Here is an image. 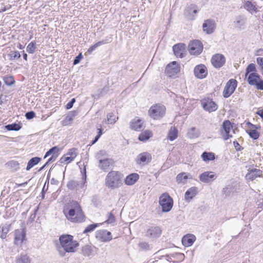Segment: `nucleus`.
Listing matches in <instances>:
<instances>
[{
	"instance_id": "obj_44",
	"label": "nucleus",
	"mask_w": 263,
	"mask_h": 263,
	"mask_svg": "<svg viewBox=\"0 0 263 263\" xmlns=\"http://www.w3.org/2000/svg\"><path fill=\"white\" fill-rule=\"evenodd\" d=\"M82 252L84 256H89L92 254V250L90 246L86 245L82 248Z\"/></svg>"
},
{
	"instance_id": "obj_43",
	"label": "nucleus",
	"mask_w": 263,
	"mask_h": 263,
	"mask_svg": "<svg viewBox=\"0 0 263 263\" xmlns=\"http://www.w3.org/2000/svg\"><path fill=\"white\" fill-rule=\"evenodd\" d=\"M247 132L253 140H256L259 138V133L256 129H250L247 130Z\"/></svg>"
},
{
	"instance_id": "obj_37",
	"label": "nucleus",
	"mask_w": 263,
	"mask_h": 263,
	"mask_svg": "<svg viewBox=\"0 0 263 263\" xmlns=\"http://www.w3.org/2000/svg\"><path fill=\"white\" fill-rule=\"evenodd\" d=\"M11 227L10 224H4L1 226L2 228V234L1 238L3 239H5L7 237V235L10 231V228Z\"/></svg>"
},
{
	"instance_id": "obj_38",
	"label": "nucleus",
	"mask_w": 263,
	"mask_h": 263,
	"mask_svg": "<svg viewBox=\"0 0 263 263\" xmlns=\"http://www.w3.org/2000/svg\"><path fill=\"white\" fill-rule=\"evenodd\" d=\"M201 157L204 161L214 160L215 158L214 153L206 152H204L202 154Z\"/></svg>"
},
{
	"instance_id": "obj_13",
	"label": "nucleus",
	"mask_w": 263,
	"mask_h": 263,
	"mask_svg": "<svg viewBox=\"0 0 263 263\" xmlns=\"http://www.w3.org/2000/svg\"><path fill=\"white\" fill-rule=\"evenodd\" d=\"M179 71L180 67L175 61L168 64L165 68V73L169 77H174Z\"/></svg>"
},
{
	"instance_id": "obj_8",
	"label": "nucleus",
	"mask_w": 263,
	"mask_h": 263,
	"mask_svg": "<svg viewBox=\"0 0 263 263\" xmlns=\"http://www.w3.org/2000/svg\"><path fill=\"white\" fill-rule=\"evenodd\" d=\"M200 102L203 108L209 112L215 111L218 108L217 104L212 99L205 98L201 100Z\"/></svg>"
},
{
	"instance_id": "obj_28",
	"label": "nucleus",
	"mask_w": 263,
	"mask_h": 263,
	"mask_svg": "<svg viewBox=\"0 0 263 263\" xmlns=\"http://www.w3.org/2000/svg\"><path fill=\"white\" fill-rule=\"evenodd\" d=\"M113 162L111 159L106 158L99 161V167L103 171L107 170L110 165Z\"/></svg>"
},
{
	"instance_id": "obj_40",
	"label": "nucleus",
	"mask_w": 263,
	"mask_h": 263,
	"mask_svg": "<svg viewBox=\"0 0 263 263\" xmlns=\"http://www.w3.org/2000/svg\"><path fill=\"white\" fill-rule=\"evenodd\" d=\"M8 55L10 61H15L21 58V54L20 52L17 50L10 51Z\"/></svg>"
},
{
	"instance_id": "obj_36",
	"label": "nucleus",
	"mask_w": 263,
	"mask_h": 263,
	"mask_svg": "<svg viewBox=\"0 0 263 263\" xmlns=\"http://www.w3.org/2000/svg\"><path fill=\"white\" fill-rule=\"evenodd\" d=\"M152 136V133L150 130H145L142 132L139 136L138 139L141 141H146Z\"/></svg>"
},
{
	"instance_id": "obj_23",
	"label": "nucleus",
	"mask_w": 263,
	"mask_h": 263,
	"mask_svg": "<svg viewBox=\"0 0 263 263\" xmlns=\"http://www.w3.org/2000/svg\"><path fill=\"white\" fill-rule=\"evenodd\" d=\"M197 187L193 186L189 189L185 193L184 199L186 201H189L195 197L197 193Z\"/></svg>"
},
{
	"instance_id": "obj_29",
	"label": "nucleus",
	"mask_w": 263,
	"mask_h": 263,
	"mask_svg": "<svg viewBox=\"0 0 263 263\" xmlns=\"http://www.w3.org/2000/svg\"><path fill=\"white\" fill-rule=\"evenodd\" d=\"M110 39H111V37H110L109 39H108V37H106L104 40H102V41H99V42L95 43L94 45H93L92 46H91V47H90L88 48L87 52L89 53H91L93 50H95L98 47H99L103 44L110 42L111 40H109Z\"/></svg>"
},
{
	"instance_id": "obj_22",
	"label": "nucleus",
	"mask_w": 263,
	"mask_h": 263,
	"mask_svg": "<svg viewBox=\"0 0 263 263\" xmlns=\"http://www.w3.org/2000/svg\"><path fill=\"white\" fill-rule=\"evenodd\" d=\"M262 171L259 169L253 168L250 170L246 175V177L250 180H253L262 175Z\"/></svg>"
},
{
	"instance_id": "obj_48",
	"label": "nucleus",
	"mask_w": 263,
	"mask_h": 263,
	"mask_svg": "<svg viewBox=\"0 0 263 263\" xmlns=\"http://www.w3.org/2000/svg\"><path fill=\"white\" fill-rule=\"evenodd\" d=\"M74 159V158H72L70 156H67V155L65 154L61 158L60 161L62 163L66 162L67 164H68L72 161Z\"/></svg>"
},
{
	"instance_id": "obj_5",
	"label": "nucleus",
	"mask_w": 263,
	"mask_h": 263,
	"mask_svg": "<svg viewBox=\"0 0 263 263\" xmlns=\"http://www.w3.org/2000/svg\"><path fill=\"white\" fill-rule=\"evenodd\" d=\"M165 107L161 104H156L152 106L149 109L148 113L150 117L154 120H159L165 115Z\"/></svg>"
},
{
	"instance_id": "obj_58",
	"label": "nucleus",
	"mask_w": 263,
	"mask_h": 263,
	"mask_svg": "<svg viewBox=\"0 0 263 263\" xmlns=\"http://www.w3.org/2000/svg\"><path fill=\"white\" fill-rule=\"evenodd\" d=\"M83 59V55L81 53H79L74 59L73 60V64L77 65L80 63L81 60Z\"/></svg>"
},
{
	"instance_id": "obj_19",
	"label": "nucleus",
	"mask_w": 263,
	"mask_h": 263,
	"mask_svg": "<svg viewBox=\"0 0 263 263\" xmlns=\"http://www.w3.org/2000/svg\"><path fill=\"white\" fill-rule=\"evenodd\" d=\"M185 49V45L183 43H178L173 46V50L174 54L179 58H182Z\"/></svg>"
},
{
	"instance_id": "obj_7",
	"label": "nucleus",
	"mask_w": 263,
	"mask_h": 263,
	"mask_svg": "<svg viewBox=\"0 0 263 263\" xmlns=\"http://www.w3.org/2000/svg\"><path fill=\"white\" fill-rule=\"evenodd\" d=\"M237 85L236 80L231 79L227 83L223 91V96L225 98H229L235 90Z\"/></svg>"
},
{
	"instance_id": "obj_26",
	"label": "nucleus",
	"mask_w": 263,
	"mask_h": 263,
	"mask_svg": "<svg viewBox=\"0 0 263 263\" xmlns=\"http://www.w3.org/2000/svg\"><path fill=\"white\" fill-rule=\"evenodd\" d=\"M130 127L132 129L139 131L143 128V122L140 119H134L130 123Z\"/></svg>"
},
{
	"instance_id": "obj_6",
	"label": "nucleus",
	"mask_w": 263,
	"mask_h": 263,
	"mask_svg": "<svg viewBox=\"0 0 263 263\" xmlns=\"http://www.w3.org/2000/svg\"><path fill=\"white\" fill-rule=\"evenodd\" d=\"M86 173H85L80 180H70L68 181L67 187L70 190H79L80 189H83L84 187L86 186Z\"/></svg>"
},
{
	"instance_id": "obj_39",
	"label": "nucleus",
	"mask_w": 263,
	"mask_h": 263,
	"mask_svg": "<svg viewBox=\"0 0 263 263\" xmlns=\"http://www.w3.org/2000/svg\"><path fill=\"white\" fill-rule=\"evenodd\" d=\"M5 165L7 167L12 168L14 171H17L20 169V164L17 161H9Z\"/></svg>"
},
{
	"instance_id": "obj_31",
	"label": "nucleus",
	"mask_w": 263,
	"mask_h": 263,
	"mask_svg": "<svg viewBox=\"0 0 263 263\" xmlns=\"http://www.w3.org/2000/svg\"><path fill=\"white\" fill-rule=\"evenodd\" d=\"M189 174L184 172H182L177 175L176 177V182L178 183L185 184L187 182Z\"/></svg>"
},
{
	"instance_id": "obj_57",
	"label": "nucleus",
	"mask_w": 263,
	"mask_h": 263,
	"mask_svg": "<svg viewBox=\"0 0 263 263\" xmlns=\"http://www.w3.org/2000/svg\"><path fill=\"white\" fill-rule=\"evenodd\" d=\"M35 116V114L33 111H30L26 113L25 117L27 119L31 120Z\"/></svg>"
},
{
	"instance_id": "obj_52",
	"label": "nucleus",
	"mask_w": 263,
	"mask_h": 263,
	"mask_svg": "<svg viewBox=\"0 0 263 263\" xmlns=\"http://www.w3.org/2000/svg\"><path fill=\"white\" fill-rule=\"evenodd\" d=\"M256 63L259 66V69L263 74V57H258L256 59Z\"/></svg>"
},
{
	"instance_id": "obj_59",
	"label": "nucleus",
	"mask_w": 263,
	"mask_h": 263,
	"mask_svg": "<svg viewBox=\"0 0 263 263\" xmlns=\"http://www.w3.org/2000/svg\"><path fill=\"white\" fill-rule=\"evenodd\" d=\"M233 145L237 151H240L243 149V148L239 145V143L237 141H234L233 142Z\"/></svg>"
},
{
	"instance_id": "obj_4",
	"label": "nucleus",
	"mask_w": 263,
	"mask_h": 263,
	"mask_svg": "<svg viewBox=\"0 0 263 263\" xmlns=\"http://www.w3.org/2000/svg\"><path fill=\"white\" fill-rule=\"evenodd\" d=\"M159 202L163 212H168L172 209L173 200L168 193L162 194L159 197Z\"/></svg>"
},
{
	"instance_id": "obj_34",
	"label": "nucleus",
	"mask_w": 263,
	"mask_h": 263,
	"mask_svg": "<svg viewBox=\"0 0 263 263\" xmlns=\"http://www.w3.org/2000/svg\"><path fill=\"white\" fill-rule=\"evenodd\" d=\"M178 129L175 127H171V129H170L168 135H167V138L170 141H173L175 139H176L178 137Z\"/></svg>"
},
{
	"instance_id": "obj_10",
	"label": "nucleus",
	"mask_w": 263,
	"mask_h": 263,
	"mask_svg": "<svg viewBox=\"0 0 263 263\" xmlns=\"http://www.w3.org/2000/svg\"><path fill=\"white\" fill-rule=\"evenodd\" d=\"M26 235V231L25 228L15 230L14 243L17 246H21L25 239Z\"/></svg>"
},
{
	"instance_id": "obj_62",
	"label": "nucleus",
	"mask_w": 263,
	"mask_h": 263,
	"mask_svg": "<svg viewBox=\"0 0 263 263\" xmlns=\"http://www.w3.org/2000/svg\"><path fill=\"white\" fill-rule=\"evenodd\" d=\"M97 130H98V135H97V136L99 138H100V137L102 135V126H101V125H100L98 127Z\"/></svg>"
},
{
	"instance_id": "obj_17",
	"label": "nucleus",
	"mask_w": 263,
	"mask_h": 263,
	"mask_svg": "<svg viewBox=\"0 0 263 263\" xmlns=\"http://www.w3.org/2000/svg\"><path fill=\"white\" fill-rule=\"evenodd\" d=\"M247 24V18L242 15L237 16L234 21V26L235 28L239 30H242L245 29Z\"/></svg>"
},
{
	"instance_id": "obj_1",
	"label": "nucleus",
	"mask_w": 263,
	"mask_h": 263,
	"mask_svg": "<svg viewBox=\"0 0 263 263\" xmlns=\"http://www.w3.org/2000/svg\"><path fill=\"white\" fill-rule=\"evenodd\" d=\"M60 245L56 246L57 250L61 257L66 255V253H74L79 246L77 241L73 240V236L63 234L59 237Z\"/></svg>"
},
{
	"instance_id": "obj_33",
	"label": "nucleus",
	"mask_w": 263,
	"mask_h": 263,
	"mask_svg": "<svg viewBox=\"0 0 263 263\" xmlns=\"http://www.w3.org/2000/svg\"><path fill=\"white\" fill-rule=\"evenodd\" d=\"M244 8L252 14L257 12V9L255 5L250 1L245 2Z\"/></svg>"
},
{
	"instance_id": "obj_63",
	"label": "nucleus",
	"mask_w": 263,
	"mask_h": 263,
	"mask_svg": "<svg viewBox=\"0 0 263 263\" xmlns=\"http://www.w3.org/2000/svg\"><path fill=\"white\" fill-rule=\"evenodd\" d=\"M73 120V118L68 114L65 118V122L67 123H70Z\"/></svg>"
},
{
	"instance_id": "obj_51",
	"label": "nucleus",
	"mask_w": 263,
	"mask_h": 263,
	"mask_svg": "<svg viewBox=\"0 0 263 263\" xmlns=\"http://www.w3.org/2000/svg\"><path fill=\"white\" fill-rule=\"evenodd\" d=\"M233 192V189L230 186H227L222 190V193L225 195L226 196H230Z\"/></svg>"
},
{
	"instance_id": "obj_16",
	"label": "nucleus",
	"mask_w": 263,
	"mask_h": 263,
	"mask_svg": "<svg viewBox=\"0 0 263 263\" xmlns=\"http://www.w3.org/2000/svg\"><path fill=\"white\" fill-rule=\"evenodd\" d=\"M162 233L159 227L151 226L147 230L146 235L151 238H156L159 237Z\"/></svg>"
},
{
	"instance_id": "obj_20",
	"label": "nucleus",
	"mask_w": 263,
	"mask_h": 263,
	"mask_svg": "<svg viewBox=\"0 0 263 263\" xmlns=\"http://www.w3.org/2000/svg\"><path fill=\"white\" fill-rule=\"evenodd\" d=\"M203 30L208 34L213 33L215 28L214 22L211 20H207L204 21L202 25Z\"/></svg>"
},
{
	"instance_id": "obj_30",
	"label": "nucleus",
	"mask_w": 263,
	"mask_h": 263,
	"mask_svg": "<svg viewBox=\"0 0 263 263\" xmlns=\"http://www.w3.org/2000/svg\"><path fill=\"white\" fill-rule=\"evenodd\" d=\"M232 128L231 123L229 120H224L222 124V127L220 129L221 134L223 135V132H224L226 134H229L231 129Z\"/></svg>"
},
{
	"instance_id": "obj_12",
	"label": "nucleus",
	"mask_w": 263,
	"mask_h": 263,
	"mask_svg": "<svg viewBox=\"0 0 263 263\" xmlns=\"http://www.w3.org/2000/svg\"><path fill=\"white\" fill-rule=\"evenodd\" d=\"M212 65L216 68H220L226 63V58L223 54L217 53L213 55L211 59Z\"/></svg>"
},
{
	"instance_id": "obj_55",
	"label": "nucleus",
	"mask_w": 263,
	"mask_h": 263,
	"mask_svg": "<svg viewBox=\"0 0 263 263\" xmlns=\"http://www.w3.org/2000/svg\"><path fill=\"white\" fill-rule=\"evenodd\" d=\"M115 221V217L114 215L111 213H110L108 214V218L106 220V222L107 223H114Z\"/></svg>"
},
{
	"instance_id": "obj_56",
	"label": "nucleus",
	"mask_w": 263,
	"mask_h": 263,
	"mask_svg": "<svg viewBox=\"0 0 263 263\" xmlns=\"http://www.w3.org/2000/svg\"><path fill=\"white\" fill-rule=\"evenodd\" d=\"M139 245L140 248L143 250H147L149 249V245L147 242H141L139 243Z\"/></svg>"
},
{
	"instance_id": "obj_60",
	"label": "nucleus",
	"mask_w": 263,
	"mask_h": 263,
	"mask_svg": "<svg viewBox=\"0 0 263 263\" xmlns=\"http://www.w3.org/2000/svg\"><path fill=\"white\" fill-rule=\"evenodd\" d=\"M256 87L257 89L263 90V80L260 79V80L257 83Z\"/></svg>"
},
{
	"instance_id": "obj_41",
	"label": "nucleus",
	"mask_w": 263,
	"mask_h": 263,
	"mask_svg": "<svg viewBox=\"0 0 263 263\" xmlns=\"http://www.w3.org/2000/svg\"><path fill=\"white\" fill-rule=\"evenodd\" d=\"M21 125L19 124L13 123L5 126L6 129L8 130L18 131L21 128Z\"/></svg>"
},
{
	"instance_id": "obj_42",
	"label": "nucleus",
	"mask_w": 263,
	"mask_h": 263,
	"mask_svg": "<svg viewBox=\"0 0 263 263\" xmlns=\"http://www.w3.org/2000/svg\"><path fill=\"white\" fill-rule=\"evenodd\" d=\"M59 148L57 146H53L50 149H49L45 154L44 156V158L48 157L50 155H58Z\"/></svg>"
},
{
	"instance_id": "obj_3",
	"label": "nucleus",
	"mask_w": 263,
	"mask_h": 263,
	"mask_svg": "<svg viewBox=\"0 0 263 263\" xmlns=\"http://www.w3.org/2000/svg\"><path fill=\"white\" fill-rule=\"evenodd\" d=\"M122 174L119 172L110 171L105 178V185L109 188L114 189L120 187L122 184Z\"/></svg>"
},
{
	"instance_id": "obj_32",
	"label": "nucleus",
	"mask_w": 263,
	"mask_h": 263,
	"mask_svg": "<svg viewBox=\"0 0 263 263\" xmlns=\"http://www.w3.org/2000/svg\"><path fill=\"white\" fill-rule=\"evenodd\" d=\"M16 263H30L29 256L25 253H22L20 255L16 257Z\"/></svg>"
},
{
	"instance_id": "obj_46",
	"label": "nucleus",
	"mask_w": 263,
	"mask_h": 263,
	"mask_svg": "<svg viewBox=\"0 0 263 263\" xmlns=\"http://www.w3.org/2000/svg\"><path fill=\"white\" fill-rule=\"evenodd\" d=\"M35 43L31 42L27 46L26 51L28 53L32 54L35 52Z\"/></svg>"
},
{
	"instance_id": "obj_24",
	"label": "nucleus",
	"mask_w": 263,
	"mask_h": 263,
	"mask_svg": "<svg viewBox=\"0 0 263 263\" xmlns=\"http://www.w3.org/2000/svg\"><path fill=\"white\" fill-rule=\"evenodd\" d=\"M139 175L137 173H132L128 175L125 179L124 182L126 185H132L134 184L138 180Z\"/></svg>"
},
{
	"instance_id": "obj_64",
	"label": "nucleus",
	"mask_w": 263,
	"mask_h": 263,
	"mask_svg": "<svg viewBox=\"0 0 263 263\" xmlns=\"http://www.w3.org/2000/svg\"><path fill=\"white\" fill-rule=\"evenodd\" d=\"M256 114L260 116L261 118L263 120V108L262 109H259L256 112Z\"/></svg>"
},
{
	"instance_id": "obj_54",
	"label": "nucleus",
	"mask_w": 263,
	"mask_h": 263,
	"mask_svg": "<svg viewBox=\"0 0 263 263\" xmlns=\"http://www.w3.org/2000/svg\"><path fill=\"white\" fill-rule=\"evenodd\" d=\"M66 154L67 156H70L72 158L74 159L77 156V149L74 148H71Z\"/></svg>"
},
{
	"instance_id": "obj_14",
	"label": "nucleus",
	"mask_w": 263,
	"mask_h": 263,
	"mask_svg": "<svg viewBox=\"0 0 263 263\" xmlns=\"http://www.w3.org/2000/svg\"><path fill=\"white\" fill-rule=\"evenodd\" d=\"M216 178V174L214 172L211 171L204 172L199 176L200 181L206 183L214 181Z\"/></svg>"
},
{
	"instance_id": "obj_27",
	"label": "nucleus",
	"mask_w": 263,
	"mask_h": 263,
	"mask_svg": "<svg viewBox=\"0 0 263 263\" xmlns=\"http://www.w3.org/2000/svg\"><path fill=\"white\" fill-rule=\"evenodd\" d=\"M151 160V155L147 153H143L139 154L137 157V162L138 163H148Z\"/></svg>"
},
{
	"instance_id": "obj_49",
	"label": "nucleus",
	"mask_w": 263,
	"mask_h": 263,
	"mask_svg": "<svg viewBox=\"0 0 263 263\" xmlns=\"http://www.w3.org/2000/svg\"><path fill=\"white\" fill-rule=\"evenodd\" d=\"M98 226V223L91 224L88 226L83 231V233L86 234L93 231Z\"/></svg>"
},
{
	"instance_id": "obj_18",
	"label": "nucleus",
	"mask_w": 263,
	"mask_h": 263,
	"mask_svg": "<svg viewBox=\"0 0 263 263\" xmlns=\"http://www.w3.org/2000/svg\"><path fill=\"white\" fill-rule=\"evenodd\" d=\"M198 12L197 7L195 5L191 4L186 8L184 11V15L187 18L191 20L195 19V15Z\"/></svg>"
},
{
	"instance_id": "obj_35",
	"label": "nucleus",
	"mask_w": 263,
	"mask_h": 263,
	"mask_svg": "<svg viewBox=\"0 0 263 263\" xmlns=\"http://www.w3.org/2000/svg\"><path fill=\"white\" fill-rule=\"evenodd\" d=\"M41 160V158L38 157L32 158L28 162L26 170L29 171L32 167L38 164Z\"/></svg>"
},
{
	"instance_id": "obj_21",
	"label": "nucleus",
	"mask_w": 263,
	"mask_h": 263,
	"mask_svg": "<svg viewBox=\"0 0 263 263\" xmlns=\"http://www.w3.org/2000/svg\"><path fill=\"white\" fill-rule=\"evenodd\" d=\"M260 80V76L256 72H252L249 75L247 81L249 84L252 86H256L257 83Z\"/></svg>"
},
{
	"instance_id": "obj_47",
	"label": "nucleus",
	"mask_w": 263,
	"mask_h": 263,
	"mask_svg": "<svg viewBox=\"0 0 263 263\" xmlns=\"http://www.w3.org/2000/svg\"><path fill=\"white\" fill-rule=\"evenodd\" d=\"M196 131V128L195 127L191 128L190 132L188 133L189 136L190 138L193 139L197 138L199 136V132L198 131H196V132H194Z\"/></svg>"
},
{
	"instance_id": "obj_53",
	"label": "nucleus",
	"mask_w": 263,
	"mask_h": 263,
	"mask_svg": "<svg viewBox=\"0 0 263 263\" xmlns=\"http://www.w3.org/2000/svg\"><path fill=\"white\" fill-rule=\"evenodd\" d=\"M246 70H247V72H249L250 73L255 72L256 71V66L254 64L251 63L247 67Z\"/></svg>"
},
{
	"instance_id": "obj_25",
	"label": "nucleus",
	"mask_w": 263,
	"mask_h": 263,
	"mask_svg": "<svg viewBox=\"0 0 263 263\" xmlns=\"http://www.w3.org/2000/svg\"><path fill=\"white\" fill-rule=\"evenodd\" d=\"M196 237L193 234H189L183 237L182 243L185 247H190L192 246L195 241Z\"/></svg>"
},
{
	"instance_id": "obj_2",
	"label": "nucleus",
	"mask_w": 263,
	"mask_h": 263,
	"mask_svg": "<svg viewBox=\"0 0 263 263\" xmlns=\"http://www.w3.org/2000/svg\"><path fill=\"white\" fill-rule=\"evenodd\" d=\"M64 213L67 219L73 222H81L84 220V215L80 204L72 201L64 209Z\"/></svg>"
},
{
	"instance_id": "obj_11",
	"label": "nucleus",
	"mask_w": 263,
	"mask_h": 263,
	"mask_svg": "<svg viewBox=\"0 0 263 263\" xmlns=\"http://www.w3.org/2000/svg\"><path fill=\"white\" fill-rule=\"evenodd\" d=\"M96 238L101 242H107L112 239L111 233L106 230H100L96 232Z\"/></svg>"
},
{
	"instance_id": "obj_50",
	"label": "nucleus",
	"mask_w": 263,
	"mask_h": 263,
	"mask_svg": "<svg viewBox=\"0 0 263 263\" xmlns=\"http://www.w3.org/2000/svg\"><path fill=\"white\" fill-rule=\"evenodd\" d=\"M107 118L108 124H114L116 122V116L113 113H109Z\"/></svg>"
},
{
	"instance_id": "obj_15",
	"label": "nucleus",
	"mask_w": 263,
	"mask_h": 263,
	"mask_svg": "<svg viewBox=\"0 0 263 263\" xmlns=\"http://www.w3.org/2000/svg\"><path fill=\"white\" fill-rule=\"evenodd\" d=\"M195 76L198 79H203L208 74L207 68L205 65L200 64L195 66L194 69Z\"/></svg>"
},
{
	"instance_id": "obj_45",
	"label": "nucleus",
	"mask_w": 263,
	"mask_h": 263,
	"mask_svg": "<svg viewBox=\"0 0 263 263\" xmlns=\"http://www.w3.org/2000/svg\"><path fill=\"white\" fill-rule=\"evenodd\" d=\"M3 81L7 86H11L15 83L14 78L12 76H5Z\"/></svg>"
},
{
	"instance_id": "obj_61",
	"label": "nucleus",
	"mask_w": 263,
	"mask_h": 263,
	"mask_svg": "<svg viewBox=\"0 0 263 263\" xmlns=\"http://www.w3.org/2000/svg\"><path fill=\"white\" fill-rule=\"evenodd\" d=\"M58 155H52V156L50 158H49V159L48 160L47 163L48 164H49L50 162L54 161L56 159V158L58 157Z\"/></svg>"
},
{
	"instance_id": "obj_9",
	"label": "nucleus",
	"mask_w": 263,
	"mask_h": 263,
	"mask_svg": "<svg viewBox=\"0 0 263 263\" xmlns=\"http://www.w3.org/2000/svg\"><path fill=\"white\" fill-rule=\"evenodd\" d=\"M203 50V46L201 42L198 40H194L189 44V50L191 54L198 55Z\"/></svg>"
}]
</instances>
